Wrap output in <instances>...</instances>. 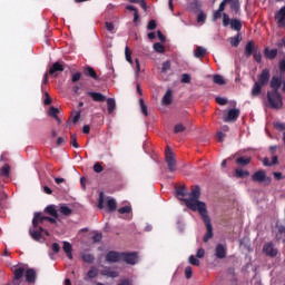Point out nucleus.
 Returning a JSON list of instances; mask_svg holds the SVG:
<instances>
[{
	"label": "nucleus",
	"mask_w": 285,
	"mask_h": 285,
	"mask_svg": "<svg viewBox=\"0 0 285 285\" xmlns=\"http://www.w3.org/2000/svg\"><path fill=\"white\" fill-rule=\"evenodd\" d=\"M242 43V32H238L235 37L230 38V46L237 48Z\"/></svg>",
	"instance_id": "33"
},
{
	"label": "nucleus",
	"mask_w": 285,
	"mask_h": 285,
	"mask_svg": "<svg viewBox=\"0 0 285 285\" xmlns=\"http://www.w3.org/2000/svg\"><path fill=\"white\" fill-rule=\"evenodd\" d=\"M170 70V61H165L161 65V72H168Z\"/></svg>",
	"instance_id": "54"
},
{
	"label": "nucleus",
	"mask_w": 285,
	"mask_h": 285,
	"mask_svg": "<svg viewBox=\"0 0 285 285\" xmlns=\"http://www.w3.org/2000/svg\"><path fill=\"white\" fill-rule=\"evenodd\" d=\"M217 259H224L226 257V247L223 244H218L215 249Z\"/></svg>",
	"instance_id": "21"
},
{
	"label": "nucleus",
	"mask_w": 285,
	"mask_h": 285,
	"mask_svg": "<svg viewBox=\"0 0 285 285\" xmlns=\"http://www.w3.org/2000/svg\"><path fill=\"white\" fill-rule=\"evenodd\" d=\"M228 3H230V0H223L218 7L219 12H224V10H226V6H228Z\"/></svg>",
	"instance_id": "50"
},
{
	"label": "nucleus",
	"mask_w": 285,
	"mask_h": 285,
	"mask_svg": "<svg viewBox=\"0 0 285 285\" xmlns=\"http://www.w3.org/2000/svg\"><path fill=\"white\" fill-rule=\"evenodd\" d=\"M81 258L85 264H92V262H95V255L92 254H83Z\"/></svg>",
	"instance_id": "39"
},
{
	"label": "nucleus",
	"mask_w": 285,
	"mask_h": 285,
	"mask_svg": "<svg viewBox=\"0 0 285 285\" xmlns=\"http://www.w3.org/2000/svg\"><path fill=\"white\" fill-rule=\"evenodd\" d=\"M165 161L169 173H175V170H177V160L175 159V154L170 147H167L165 151Z\"/></svg>",
	"instance_id": "6"
},
{
	"label": "nucleus",
	"mask_w": 285,
	"mask_h": 285,
	"mask_svg": "<svg viewBox=\"0 0 285 285\" xmlns=\"http://www.w3.org/2000/svg\"><path fill=\"white\" fill-rule=\"evenodd\" d=\"M197 22L198 23H206V13L204 11L199 12L197 16Z\"/></svg>",
	"instance_id": "49"
},
{
	"label": "nucleus",
	"mask_w": 285,
	"mask_h": 285,
	"mask_svg": "<svg viewBox=\"0 0 285 285\" xmlns=\"http://www.w3.org/2000/svg\"><path fill=\"white\" fill-rule=\"evenodd\" d=\"M48 220V216H43L42 213H35L33 219H32V226L33 228H39V224H43Z\"/></svg>",
	"instance_id": "16"
},
{
	"label": "nucleus",
	"mask_w": 285,
	"mask_h": 285,
	"mask_svg": "<svg viewBox=\"0 0 285 285\" xmlns=\"http://www.w3.org/2000/svg\"><path fill=\"white\" fill-rule=\"evenodd\" d=\"M154 50L156 52H159L160 55H163V52H166V49L164 48V45H161V42L154 43Z\"/></svg>",
	"instance_id": "43"
},
{
	"label": "nucleus",
	"mask_w": 285,
	"mask_h": 285,
	"mask_svg": "<svg viewBox=\"0 0 285 285\" xmlns=\"http://www.w3.org/2000/svg\"><path fill=\"white\" fill-rule=\"evenodd\" d=\"M98 208L102 210L104 208V193H100L99 199H98Z\"/></svg>",
	"instance_id": "60"
},
{
	"label": "nucleus",
	"mask_w": 285,
	"mask_h": 285,
	"mask_svg": "<svg viewBox=\"0 0 285 285\" xmlns=\"http://www.w3.org/2000/svg\"><path fill=\"white\" fill-rule=\"evenodd\" d=\"M277 229H278V233L276 234V240L285 243V226L281 225L277 227Z\"/></svg>",
	"instance_id": "31"
},
{
	"label": "nucleus",
	"mask_w": 285,
	"mask_h": 285,
	"mask_svg": "<svg viewBox=\"0 0 285 285\" xmlns=\"http://www.w3.org/2000/svg\"><path fill=\"white\" fill-rule=\"evenodd\" d=\"M51 250H53L55 253H59L61 250V246H59L58 243H53L51 245Z\"/></svg>",
	"instance_id": "64"
},
{
	"label": "nucleus",
	"mask_w": 285,
	"mask_h": 285,
	"mask_svg": "<svg viewBox=\"0 0 285 285\" xmlns=\"http://www.w3.org/2000/svg\"><path fill=\"white\" fill-rule=\"evenodd\" d=\"M176 195H178V197H186V187L185 186H180L176 189Z\"/></svg>",
	"instance_id": "48"
},
{
	"label": "nucleus",
	"mask_w": 285,
	"mask_h": 285,
	"mask_svg": "<svg viewBox=\"0 0 285 285\" xmlns=\"http://www.w3.org/2000/svg\"><path fill=\"white\" fill-rule=\"evenodd\" d=\"M275 20L278 28H285V6L275 13Z\"/></svg>",
	"instance_id": "14"
},
{
	"label": "nucleus",
	"mask_w": 285,
	"mask_h": 285,
	"mask_svg": "<svg viewBox=\"0 0 285 285\" xmlns=\"http://www.w3.org/2000/svg\"><path fill=\"white\" fill-rule=\"evenodd\" d=\"M264 55H265L266 59H269V60L276 59L277 49H269L268 47H266L264 49Z\"/></svg>",
	"instance_id": "24"
},
{
	"label": "nucleus",
	"mask_w": 285,
	"mask_h": 285,
	"mask_svg": "<svg viewBox=\"0 0 285 285\" xmlns=\"http://www.w3.org/2000/svg\"><path fill=\"white\" fill-rule=\"evenodd\" d=\"M189 264L193 266H199V259L195 258V256H189Z\"/></svg>",
	"instance_id": "59"
},
{
	"label": "nucleus",
	"mask_w": 285,
	"mask_h": 285,
	"mask_svg": "<svg viewBox=\"0 0 285 285\" xmlns=\"http://www.w3.org/2000/svg\"><path fill=\"white\" fill-rule=\"evenodd\" d=\"M0 175L2 177H10V165L9 164H6L1 170H0Z\"/></svg>",
	"instance_id": "41"
},
{
	"label": "nucleus",
	"mask_w": 285,
	"mask_h": 285,
	"mask_svg": "<svg viewBox=\"0 0 285 285\" xmlns=\"http://www.w3.org/2000/svg\"><path fill=\"white\" fill-rule=\"evenodd\" d=\"M271 88L272 92H279V88H282V78L275 76L272 77Z\"/></svg>",
	"instance_id": "18"
},
{
	"label": "nucleus",
	"mask_w": 285,
	"mask_h": 285,
	"mask_svg": "<svg viewBox=\"0 0 285 285\" xmlns=\"http://www.w3.org/2000/svg\"><path fill=\"white\" fill-rule=\"evenodd\" d=\"M213 81L214 83H216L217 86H224V83H226V80H224V77L223 76H219V75H215L213 77Z\"/></svg>",
	"instance_id": "40"
},
{
	"label": "nucleus",
	"mask_w": 285,
	"mask_h": 285,
	"mask_svg": "<svg viewBox=\"0 0 285 285\" xmlns=\"http://www.w3.org/2000/svg\"><path fill=\"white\" fill-rule=\"evenodd\" d=\"M235 177H237L238 179H245V177H250V171L244 170L242 168H236Z\"/></svg>",
	"instance_id": "27"
},
{
	"label": "nucleus",
	"mask_w": 285,
	"mask_h": 285,
	"mask_svg": "<svg viewBox=\"0 0 285 285\" xmlns=\"http://www.w3.org/2000/svg\"><path fill=\"white\" fill-rule=\"evenodd\" d=\"M257 52V47H255V41L249 40L245 46L244 55L248 59Z\"/></svg>",
	"instance_id": "13"
},
{
	"label": "nucleus",
	"mask_w": 285,
	"mask_h": 285,
	"mask_svg": "<svg viewBox=\"0 0 285 285\" xmlns=\"http://www.w3.org/2000/svg\"><path fill=\"white\" fill-rule=\"evenodd\" d=\"M163 104L165 106H170V104H173V90L168 89L165 94V96L163 97Z\"/></svg>",
	"instance_id": "28"
},
{
	"label": "nucleus",
	"mask_w": 285,
	"mask_h": 285,
	"mask_svg": "<svg viewBox=\"0 0 285 285\" xmlns=\"http://www.w3.org/2000/svg\"><path fill=\"white\" fill-rule=\"evenodd\" d=\"M252 158L248 156H242L236 159L237 166H248L250 164Z\"/></svg>",
	"instance_id": "32"
},
{
	"label": "nucleus",
	"mask_w": 285,
	"mask_h": 285,
	"mask_svg": "<svg viewBox=\"0 0 285 285\" xmlns=\"http://www.w3.org/2000/svg\"><path fill=\"white\" fill-rule=\"evenodd\" d=\"M253 57L256 63H262V51H256Z\"/></svg>",
	"instance_id": "53"
},
{
	"label": "nucleus",
	"mask_w": 285,
	"mask_h": 285,
	"mask_svg": "<svg viewBox=\"0 0 285 285\" xmlns=\"http://www.w3.org/2000/svg\"><path fill=\"white\" fill-rule=\"evenodd\" d=\"M70 146H72L73 148H79V142H77L76 134L70 135Z\"/></svg>",
	"instance_id": "46"
},
{
	"label": "nucleus",
	"mask_w": 285,
	"mask_h": 285,
	"mask_svg": "<svg viewBox=\"0 0 285 285\" xmlns=\"http://www.w3.org/2000/svg\"><path fill=\"white\" fill-rule=\"evenodd\" d=\"M271 81V69H263L261 75H258V83L262 86H268V82Z\"/></svg>",
	"instance_id": "12"
},
{
	"label": "nucleus",
	"mask_w": 285,
	"mask_h": 285,
	"mask_svg": "<svg viewBox=\"0 0 285 285\" xmlns=\"http://www.w3.org/2000/svg\"><path fill=\"white\" fill-rule=\"evenodd\" d=\"M121 256H122L121 262H125L130 266H135V264H137L138 256L136 252H131V253L121 252Z\"/></svg>",
	"instance_id": "8"
},
{
	"label": "nucleus",
	"mask_w": 285,
	"mask_h": 285,
	"mask_svg": "<svg viewBox=\"0 0 285 285\" xmlns=\"http://www.w3.org/2000/svg\"><path fill=\"white\" fill-rule=\"evenodd\" d=\"M94 170H95L96 173H104V166H101V163H96V164L94 165Z\"/></svg>",
	"instance_id": "55"
},
{
	"label": "nucleus",
	"mask_w": 285,
	"mask_h": 285,
	"mask_svg": "<svg viewBox=\"0 0 285 285\" xmlns=\"http://www.w3.org/2000/svg\"><path fill=\"white\" fill-rule=\"evenodd\" d=\"M267 108L279 110L284 106V100L279 91H267Z\"/></svg>",
	"instance_id": "3"
},
{
	"label": "nucleus",
	"mask_w": 285,
	"mask_h": 285,
	"mask_svg": "<svg viewBox=\"0 0 285 285\" xmlns=\"http://www.w3.org/2000/svg\"><path fill=\"white\" fill-rule=\"evenodd\" d=\"M83 76L90 77L91 79H95L96 81L99 80V76H97V71H95V68L88 66L83 68Z\"/></svg>",
	"instance_id": "20"
},
{
	"label": "nucleus",
	"mask_w": 285,
	"mask_h": 285,
	"mask_svg": "<svg viewBox=\"0 0 285 285\" xmlns=\"http://www.w3.org/2000/svg\"><path fill=\"white\" fill-rule=\"evenodd\" d=\"M63 70H66V68L63 67V63L57 61L50 67L48 72L53 77H58L59 72H63Z\"/></svg>",
	"instance_id": "15"
},
{
	"label": "nucleus",
	"mask_w": 285,
	"mask_h": 285,
	"mask_svg": "<svg viewBox=\"0 0 285 285\" xmlns=\"http://www.w3.org/2000/svg\"><path fill=\"white\" fill-rule=\"evenodd\" d=\"M156 28H157V21L150 20L147 26V30H155Z\"/></svg>",
	"instance_id": "61"
},
{
	"label": "nucleus",
	"mask_w": 285,
	"mask_h": 285,
	"mask_svg": "<svg viewBox=\"0 0 285 285\" xmlns=\"http://www.w3.org/2000/svg\"><path fill=\"white\" fill-rule=\"evenodd\" d=\"M87 97H90L92 101H98L100 104L106 101V96L101 92L88 91Z\"/></svg>",
	"instance_id": "17"
},
{
	"label": "nucleus",
	"mask_w": 285,
	"mask_h": 285,
	"mask_svg": "<svg viewBox=\"0 0 285 285\" xmlns=\"http://www.w3.org/2000/svg\"><path fill=\"white\" fill-rule=\"evenodd\" d=\"M240 114L242 111L239 109H229L227 115L224 117V121L226 124L230 121H237V119H239Z\"/></svg>",
	"instance_id": "11"
},
{
	"label": "nucleus",
	"mask_w": 285,
	"mask_h": 285,
	"mask_svg": "<svg viewBox=\"0 0 285 285\" xmlns=\"http://www.w3.org/2000/svg\"><path fill=\"white\" fill-rule=\"evenodd\" d=\"M273 176H274V179H276V181H282V179H284V176L279 171H274Z\"/></svg>",
	"instance_id": "62"
},
{
	"label": "nucleus",
	"mask_w": 285,
	"mask_h": 285,
	"mask_svg": "<svg viewBox=\"0 0 285 285\" xmlns=\"http://www.w3.org/2000/svg\"><path fill=\"white\" fill-rule=\"evenodd\" d=\"M58 213H60V215H63V217H70V215H72V209L66 204H62L58 207Z\"/></svg>",
	"instance_id": "22"
},
{
	"label": "nucleus",
	"mask_w": 285,
	"mask_h": 285,
	"mask_svg": "<svg viewBox=\"0 0 285 285\" xmlns=\"http://www.w3.org/2000/svg\"><path fill=\"white\" fill-rule=\"evenodd\" d=\"M126 10L134 12V23H137V21H139V11L137 10V8H135V6L132 4H128L126 7Z\"/></svg>",
	"instance_id": "35"
},
{
	"label": "nucleus",
	"mask_w": 285,
	"mask_h": 285,
	"mask_svg": "<svg viewBox=\"0 0 285 285\" xmlns=\"http://www.w3.org/2000/svg\"><path fill=\"white\" fill-rule=\"evenodd\" d=\"M62 250L66 253L68 259H72V245L69 242H63Z\"/></svg>",
	"instance_id": "29"
},
{
	"label": "nucleus",
	"mask_w": 285,
	"mask_h": 285,
	"mask_svg": "<svg viewBox=\"0 0 285 285\" xmlns=\"http://www.w3.org/2000/svg\"><path fill=\"white\" fill-rule=\"evenodd\" d=\"M262 88H264V85L256 81L252 88V97H259L262 95Z\"/></svg>",
	"instance_id": "23"
},
{
	"label": "nucleus",
	"mask_w": 285,
	"mask_h": 285,
	"mask_svg": "<svg viewBox=\"0 0 285 285\" xmlns=\"http://www.w3.org/2000/svg\"><path fill=\"white\" fill-rule=\"evenodd\" d=\"M216 104H218V106H226V104H228V99L216 97Z\"/></svg>",
	"instance_id": "51"
},
{
	"label": "nucleus",
	"mask_w": 285,
	"mask_h": 285,
	"mask_svg": "<svg viewBox=\"0 0 285 285\" xmlns=\"http://www.w3.org/2000/svg\"><path fill=\"white\" fill-rule=\"evenodd\" d=\"M185 130H186V126H184L183 124H177L174 127L175 135H178V132H184Z\"/></svg>",
	"instance_id": "47"
},
{
	"label": "nucleus",
	"mask_w": 285,
	"mask_h": 285,
	"mask_svg": "<svg viewBox=\"0 0 285 285\" xmlns=\"http://www.w3.org/2000/svg\"><path fill=\"white\" fill-rule=\"evenodd\" d=\"M252 181L264 184L265 186H271L273 179L266 176V170L261 169L252 175Z\"/></svg>",
	"instance_id": "7"
},
{
	"label": "nucleus",
	"mask_w": 285,
	"mask_h": 285,
	"mask_svg": "<svg viewBox=\"0 0 285 285\" xmlns=\"http://www.w3.org/2000/svg\"><path fill=\"white\" fill-rule=\"evenodd\" d=\"M228 3L230 6V10H233L237 14L240 10L239 0H229Z\"/></svg>",
	"instance_id": "37"
},
{
	"label": "nucleus",
	"mask_w": 285,
	"mask_h": 285,
	"mask_svg": "<svg viewBox=\"0 0 285 285\" xmlns=\"http://www.w3.org/2000/svg\"><path fill=\"white\" fill-rule=\"evenodd\" d=\"M139 104L142 115H145V117H148V106H146V102H144L142 98L139 99Z\"/></svg>",
	"instance_id": "42"
},
{
	"label": "nucleus",
	"mask_w": 285,
	"mask_h": 285,
	"mask_svg": "<svg viewBox=\"0 0 285 285\" xmlns=\"http://www.w3.org/2000/svg\"><path fill=\"white\" fill-rule=\"evenodd\" d=\"M223 26L224 28H227V26H230L232 30H235L236 32L242 31V20L234 18L230 20V17H228V13H223Z\"/></svg>",
	"instance_id": "5"
},
{
	"label": "nucleus",
	"mask_w": 285,
	"mask_h": 285,
	"mask_svg": "<svg viewBox=\"0 0 285 285\" xmlns=\"http://www.w3.org/2000/svg\"><path fill=\"white\" fill-rule=\"evenodd\" d=\"M49 117H53L58 124H61V119L59 118V108L51 106L48 111Z\"/></svg>",
	"instance_id": "25"
},
{
	"label": "nucleus",
	"mask_w": 285,
	"mask_h": 285,
	"mask_svg": "<svg viewBox=\"0 0 285 285\" xmlns=\"http://www.w3.org/2000/svg\"><path fill=\"white\" fill-rule=\"evenodd\" d=\"M115 108H117V102L115 101V98H108L107 99L108 114L112 115L115 112Z\"/></svg>",
	"instance_id": "30"
},
{
	"label": "nucleus",
	"mask_w": 285,
	"mask_h": 285,
	"mask_svg": "<svg viewBox=\"0 0 285 285\" xmlns=\"http://www.w3.org/2000/svg\"><path fill=\"white\" fill-rule=\"evenodd\" d=\"M202 197V189L199 186L191 187L188 198H183L181 202L185 203L189 210L194 213H199L207 233L205 234L203 240L206 243L213 239V223H210V216H208V209L206 208V203L199 200Z\"/></svg>",
	"instance_id": "1"
},
{
	"label": "nucleus",
	"mask_w": 285,
	"mask_h": 285,
	"mask_svg": "<svg viewBox=\"0 0 285 285\" xmlns=\"http://www.w3.org/2000/svg\"><path fill=\"white\" fill-rule=\"evenodd\" d=\"M24 276L27 284H36L37 282V269L28 268V265L19 266L13 271V284H17L19 279H22Z\"/></svg>",
	"instance_id": "2"
},
{
	"label": "nucleus",
	"mask_w": 285,
	"mask_h": 285,
	"mask_svg": "<svg viewBox=\"0 0 285 285\" xmlns=\"http://www.w3.org/2000/svg\"><path fill=\"white\" fill-rule=\"evenodd\" d=\"M118 213H119L120 215L130 214V213H132V207H131V206H124V207H120V208L118 209Z\"/></svg>",
	"instance_id": "45"
},
{
	"label": "nucleus",
	"mask_w": 285,
	"mask_h": 285,
	"mask_svg": "<svg viewBox=\"0 0 285 285\" xmlns=\"http://www.w3.org/2000/svg\"><path fill=\"white\" fill-rule=\"evenodd\" d=\"M194 57H196V59H202V57H206V48L197 47L194 51Z\"/></svg>",
	"instance_id": "36"
},
{
	"label": "nucleus",
	"mask_w": 285,
	"mask_h": 285,
	"mask_svg": "<svg viewBox=\"0 0 285 285\" xmlns=\"http://www.w3.org/2000/svg\"><path fill=\"white\" fill-rule=\"evenodd\" d=\"M185 276H186V279H190V277H193V267L187 266L185 268Z\"/></svg>",
	"instance_id": "52"
},
{
	"label": "nucleus",
	"mask_w": 285,
	"mask_h": 285,
	"mask_svg": "<svg viewBox=\"0 0 285 285\" xmlns=\"http://www.w3.org/2000/svg\"><path fill=\"white\" fill-rule=\"evenodd\" d=\"M181 82L183 83H190V75L184 73L181 77Z\"/></svg>",
	"instance_id": "63"
},
{
	"label": "nucleus",
	"mask_w": 285,
	"mask_h": 285,
	"mask_svg": "<svg viewBox=\"0 0 285 285\" xmlns=\"http://www.w3.org/2000/svg\"><path fill=\"white\" fill-rule=\"evenodd\" d=\"M102 238H104V236L101 235V233H98V234L92 236V242L95 244H97V243L101 242Z\"/></svg>",
	"instance_id": "58"
},
{
	"label": "nucleus",
	"mask_w": 285,
	"mask_h": 285,
	"mask_svg": "<svg viewBox=\"0 0 285 285\" xmlns=\"http://www.w3.org/2000/svg\"><path fill=\"white\" fill-rule=\"evenodd\" d=\"M97 275H99V269H97L95 266H92L87 273V277H89V279H95Z\"/></svg>",
	"instance_id": "38"
},
{
	"label": "nucleus",
	"mask_w": 285,
	"mask_h": 285,
	"mask_svg": "<svg viewBox=\"0 0 285 285\" xmlns=\"http://www.w3.org/2000/svg\"><path fill=\"white\" fill-rule=\"evenodd\" d=\"M46 215H50V217H55L56 219H59V209H57V206L55 205H48L45 208Z\"/></svg>",
	"instance_id": "19"
},
{
	"label": "nucleus",
	"mask_w": 285,
	"mask_h": 285,
	"mask_svg": "<svg viewBox=\"0 0 285 285\" xmlns=\"http://www.w3.org/2000/svg\"><path fill=\"white\" fill-rule=\"evenodd\" d=\"M121 258L120 252L110 250L106 255V262H109V264H117V262H121Z\"/></svg>",
	"instance_id": "10"
},
{
	"label": "nucleus",
	"mask_w": 285,
	"mask_h": 285,
	"mask_svg": "<svg viewBox=\"0 0 285 285\" xmlns=\"http://www.w3.org/2000/svg\"><path fill=\"white\" fill-rule=\"evenodd\" d=\"M107 210L108 213H115L117 210V200L115 198L107 200Z\"/></svg>",
	"instance_id": "34"
},
{
	"label": "nucleus",
	"mask_w": 285,
	"mask_h": 285,
	"mask_svg": "<svg viewBox=\"0 0 285 285\" xmlns=\"http://www.w3.org/2000/svg\"><path fill=\"white\" fill-rule=\"evenodd\" d=\"M29 234L31 239H33L35 242H39L40 244H43V242H46V237H43V235L50 237V233L46 230L43 227H33L32 229L29 230Z\"/></svg>",
	"instance_id": "4"
},
{
	"label": "nucleus",
	"mask_w": 285,
	"mask_h": 285,
	"mask_svg": "<svg viewBox=\"0 0 285 285\" xmlns=\"http://www.w3.org/2000/svg\"><path fill=\"white\" fill-rule=\"evenodd\" d=\"M263 253L266 255V257H277V248H275V245L273 243H265L263 246Z\"/></svg>",
	"instance_id": "9"
},
{
	"label": "nucleus",
	"mask_w": 285,
	"mask_h": 285,
	"mask_svg": "<svg viewBox=\"0 0 285 285\" xmlns=\"http://www.w3.org/2000/svg\"><path fill=\"white\" fill-rule=\"evenodd\" d=\"M100 275H102L104 277L116 278L119 277V272L110 271V268H105L100 272Z\"/></svg>",
	"instance_id": "26"
},
{
	"label": "nucleus",
	"mask_w": 285,
	"mask_h": 285,
	"mask_svg": "<svg viewBox=\"0 0 285 285\" xmlns=\"http://www.w3.org/2000/svg\"><path fill=\"white\" fill-rule=\"evenodd\" d=\"M125 57L128 63H132V51H130V48L128 47L125 48Z\"/></svg>",
	"instance_id": "44"
},
{
	"label": "nucleus",
	"mask_w": 285,
	"mask_h": 285,
	"mask_svg": "<svg viewBox=\"0 0 285 285\" xmlns=\"http://www.w3.org/2000/svg\"><path fill=\"white\" fill-rule=\"evenodd\" d=\"M105 27H106V30H108V32H115V23L106 22Z\"/></svg>",
	"instance_id": "57"
},
{
	"label": "nucleus",
	"mask_w": 285,
	"mask_h": 285,
	"mask_svg": "<svg viewBox=\"0 0 285 285\" xmlns=\"http://www.w3.org/2000/svg\"><path fill=\"white\" fill-rule=\"evenodd\" d=\"M79 79H81V72H76L71 76L72 83H77V81H79Z\"/></svg>",
	"instance_id": "56"
}]
</instances>
